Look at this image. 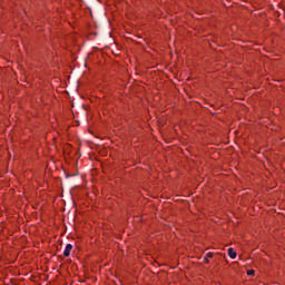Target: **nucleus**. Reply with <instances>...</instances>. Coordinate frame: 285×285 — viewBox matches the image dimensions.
<instances>
[{
  "label": "nucleus",
  "mask_w": 285,
  "mask_h": 285,
  "mask_svg": "<svg viewBox=\"0 0 285 285\" xmlns=\"http://www.w3.org/2000/svg\"><path fill=\"white\" fill-rule=\"evenodd\" d=\"M228 256L230 257V259H235V257H237V252H235V249L230 247L228 248Z\"/></svg>",
  "instance_id": "2"
},
{
  "label": "nucleus",
  "mask_w": 285,
  "mask_h": 285,
  "mask_svg": "<svg viewBox=\"0 0 285 285\" xmlns=\"http://www.w3.org/2000/svg\"><path fill=\"white\" fill-rule=\"evenodd\" d=\"M72 250V244H67L63 250L65 257H70V252Z\"/></svg>",
  "instance_id": "1"
},
{
  "label": "nucleus",
  "mask_w": 285,
  "mask_h": 285,
  "mask_svg": "<svg viewBox=\"0 0 285 285\" xmlns=\"http://www.w3.org/2000/svg\"><path fill=\"white\" fill-rule=\"evenodd\" d=\"M207 257L213 258V253H207Z\"/></svg>",
  "instance_id": "4"
},
{
  "label": "nucleus",
  "mask_w": 285,
  "mask_h": 285,
  "mask_svg": "<svg viewBox=\"0 0 285 285\" xmlns=\"http://www.w3.org/2000/svg\"><path fill=\"white\" fill-rule=\"evenodd\" d=\"M204 262H205V264H208V263H209V261H208L207 257L204 258Z\"/></svg>",
  "instance_id": "5"
},
{
  "label": "nucleus",
  "mask_w": 285,
  "mask_h": 285,
  "mask_svg": "<svg viewBox=\"0 0 285 285\" xmlns=\"http://www.w3.org/2000/svg\"><path fill=\"white\" fill-rule=\"evenodd\" d=\"M247 275H249V276L255 275V269H249V271H247Z\"/></svg>",
  "instance_id": "3"
}]
</instances>
